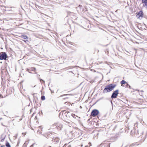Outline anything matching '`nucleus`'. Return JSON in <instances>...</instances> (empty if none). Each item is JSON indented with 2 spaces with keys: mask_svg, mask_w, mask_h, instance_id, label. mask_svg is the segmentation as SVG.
Listing matches in <instances>:
<instances>
[{
  "mask_svg": "<svg viewBox=\"0 0 147 147\" xmlns=\"http://www.w3.org/2000/svg\"><path fill=\"white\" fill-rule=\"evenodd\" d=\"M70 115L69 112L65 111H62L59 114V117L66 122L69 120Z\"/></svg>",
  "mask_w": 147,
  "mask_h": 147,
  "instance_id": "1",
  "label": "nucleus"
},
{
  "mask_svg": "<svg viewBox=\"0 0 147 147\" xmlns=\"http://www.w3.org/2000/svg\"><path fill=\"white\" fill-rule=\"evenodd\" d=\"M116 86L115 84H111L107 86L103 91L104 93H106L109 92L113 90Z\"/></svg>",
  "mask_w": 147,
  "mask_h": 147,
  "instance_id": "2",
  "label": "nucleus"
},
{
  "mask_svg": "<svg viewBox=\"0 0 147 147\" xmlns=\"http://www.w3.org/2000/svg\"><path fill=\"white\" fill-rule=\"evenodd\" d=\"M51 126V127H53V126H56L57 129L59 131L61 130V129L63 127V125L61 124L57 123H54Z\"/></svg>",
  "mask_w": 147,
  "mask_h": 147,
  "instance_id": "3",
  "label": "nucleus"
},
{
  "mask_svg": "<svg viewBox=\"0 0 147 147\" xmlns=\"http://www.w3.org/2000/svg\"><path fill=\"white\" fill-rule=\"evenodd\" d=\"M99 113V112L97 110L95 109L93 110L91 112L90 116L93 117H95Z\"/></svg>",
  "mask_w": 147,
  "mask_h": 147,
  "instance_id": "4",
  "label": "nucleus"
},
{
  "mask_svg": "<svg viewBox=\"0 0 147 147\" xmlns=\"http://www.w3.org/2000/svg\"><path fill=\"white\" fill-rule=\"evenodd\" d=\"M52 135V131H48L43 134V136L47 139L51 137Z\"/></svg>",
  "mask_w": 147,
  "mask_h": 147,
  "instance_id": "5",
  "label": "nucleus"
},
{
  "mask_svg": "<svg viewBox=\"0 0 147 147\" xmlns=\"http://www.w3.org/2000/svg\"><path fill=\"white\" fill-rule=\"evenodd\" d=\"M20 37L23 38V39L22 40L25 42L27 43L29 42L28 40V38L26 35H21Z\"/></svg>",
  "mask_w": 147,
  "mask_h": 147,
  "instance_id": "6",
  "label": "nucleus"
},
{
  "mask_svg": "<svg viewBox=\"0 0 147 147\" xmlns=\"http://www.w3.org/2000/svg\"><path fill=\"white\" fill-rule=\"evenodd\" d=\"M119 94V90H117L114 91L113 93L111 96V98H117V96Z\"/></svg>",
  "mask_w": 147,
  "mask_h": 147,
  "instance_id": "7",
  "label": "nucleus"
},
{
  "mask_svg": "<svg viewBox=\"0 0 147 147\" xmlns=\"http://www.w3.org/2000/svg\"><path fill=\"white\" fill-rule=\"evenodd\" d=\"M136 17L139 19L140 18H142L143 17L144 13L142 11H140L138 12H137L136 13Z\"/></svg>",
  "mask_w": 147,
  "mask_h": 147,
  "instance_id": "8",
  "label": "nucleus"
},
{
  "mask_svg": "<svg viewBox=\"0 0 147 147\" xmlns=\"http://www.w3.org/2000/svg\"><path fill=\"white\" fill-rule=\"evenodd\" d=\"M2 54L0 55V59L2 60L3 59L6 60L7 58V56L5 52H2Z\"/></svg>",
  "mask_w": 147,
  "mask_h": 147,
  "instance_id": "9",
  "label": "nucleus"
},
{
  "mask_svg": "<svg viewBox=\"0 0 147 147\" xmlns=\"http://www.w3.org/2000/svg\"><path fill=\"white\" fill-rule=\"evenodd\" d=\"M59 140L60 139L57 137H55L53 139L52 141L54 144H56L59 142Z\"/></svg>",
  "mask_w": 147,
  "mask_h": 147,
  "instance_id": "10",
  "label": "nucleus"
},
{
  "mask_svg": "<svg viewBox=\"0 0 147 147\" xmlns=\"http://www.w3.org/2000/svg\"><path fill=\"white\" fill-rule=\"evenodd\" d=\"M42 131V126H40L38 127V129L37 131L38 134H41Z\"/></svg>",
  "mask_w": 147,
  "mask_h": 147,
  "instance_id": "11",
  "label": "nucleus"
},
{
  "mask_svg": "<svg viewBox=\"0 0 147 147\" xmlns=\"http://www.w3.org/2000/svg\"><path fill=\"white\" fill-rule=\"evenodd\" d=\"M142 3L144 7H147V0H142Z\"/></svg>",
  "mask_w": 147,
  "mask_h": 147,
  "instance_id": "12",
  "label": "nucleus"
},
{
  "mask_svg": "<svg viewBox=\"0 0 147 147\" xmlns=\"http://www.w3.org/2000/svg\"><path fill=\"white\" fill-rule=\"evenodd\" d=\"M30 71H33L35 72V74H36L37 72H36V69L35 67H32L30 68Z\"/></svg>",
  "mask_w": 147,
  "mask_h": 147,
  "instance_id": "13",
  "label": "nucleus"
},
{
  "mask_svg": "<svg viewBox=\"0 0 147 147\" xmlns=\"http://www.w3.org/2000/svg\"><path fill=\"white\" fill-rule=\"evenodd\" d=\"M5 145H6V146L7 147H11L9 143L8 142H7V143H6L5 144ZM1 147H5L3 146H1Z\"/></svg>",
  "mask_w": 147,
  "mask_h": 147,
  "instance_id": "14",
  "label": "nucleus"
},
{
  "mask_svg": "<svg viewBox=\"0 0 147 147\" xmlns=\"http://www.w3.org/2000/svg\"><path fill=\"white\" fill-rule=\"evenodd\" d=\"M120 83L121 86H122L123 84H126V83L125 81L123 80Z\"/></svg>",
  "mask_w": 147,
  "mask_h": 147,
  "instance_id": "15",
  "label": "nucleus"
},
{
  "mask_svg": "<svg viewBox=\"0 0 147 147\" xmlns=\"http://www.w3.org/2000/svg\"><path fill=\"white\" fill-rule=\"evenodd\" d=\"M64 103L65 105H68V106H70V105H71V106L72 105L71 104L70 102H65Z\"/></svg>",
  "mask_w": 147,
  "mask_h": 147,
  "instance_id": "16",
  "label": "nucleus"
},
{
  "mask_svg": "<svg viewBox=\"0 0 147 147\" xmlns=\"http://www.w3.org/2000/svg\"><path fill=\"white\" fill-rule=\"evenodd\" d=\"M45 97L44 96V95H43V96H42L41 97V99L42 100H45Z\"/></svg>",
  "mask_w": 147,
  "mask_h": 147,
  "instance_id": "17",
  "label": "nucleus"
},
{
  "mask_svg": "<svg viewBox=\"0 0 147 147\" xmlns=\"http://www.w3.org/2000/svg\"><path fill=\"white\" fill-rule=\"evenodd\" d=\"M71 116L73 117H74V118H76V117H78L77 116H76L74 114H72Z\"/></svg>",
  "mask_w": 147,
  "mask_h": 147,
  "instance_id": "18",
  "label": "nucleus"
},
{
  "mask_svg": "<svg viewBox=\"0 0 147 147\" xmlns=\"http://www.w3.org/2000/svg\"><path fill=\"white\" fill-rule=\"evenodd\" d=\"M126 87H127V88H128V87L130 88V86L127 83H126Z\"/></svg>",
  "mask_w": 147,
  "mask_h": 147,
  "instance_id": "19",
  "label": "nucleus"
},
{
  "mask_svg": "<svg viewBox=\"0 0 147 147\" xmlns=\"http://www.w3.org/2000/svg\"><path fill=\"white\" fill-rule=\"evenodd\" d=\"M88 144L89 145V147H90V146H91V144L90 142H89Z\"/></svg>",
  "mask_w": 147,
  "mask_h": 147,
  "instance_id": "20",
  "label": "nucleus"
},
{
  "mask_svg": "<svg viewBox=\"0 0 147 147\" xmlns=\"http://www.w3.org/2000/svg\"><path fill=\"white\" fill-rule=\"evenodd\" d=\"M40 81L41 82L42 81L44 82V81L42 80V79H41L40 80Z\"/></svg>",
  "mask_w": 147,
  "mask_h": 147,
  "instance_id": "21",
  "label": "nucleus"
},
{
  "mask_svg": "<svg viewBox=\"0 0 147 147\" xmlns=\"http://www.w3.org/2000/svg\"><path fill=\"white\" fill-rule=\"evenodd\" d=\"M107 147H110V145L109 144L107 146Z\"/></svg>",
  "mask_w": 147,
  "mask_h": 147,
  "instance_id": "22",
  "label": "nucleus"
},
{
  "mask_svg": "<svg viewBox=\"0 0 147 147\" xmlns=\"http://www.w3.org/2000/svg\"><path fill=\"white\" fill-rule=\"evenodd\" d=\"M1 97H2V98H3V97H5V96H1Z\"/></svg>",
  "mask_w": 147,
  "mask_h": 147,
  "instance_id": "23",
  "label": "nucleus"
},
{
  "mask_svg": "<svg viewBox=\"0 0 147 147\" xmlns=\"http://www.w3.org/2000/svg\"><path fill=\"white\" fill-rule=\"evenodd\" d=\"M65 94H64V95H62L61 96H62L64 95H65ZM65 95H68V94H66Z\"/></svg>",
  "mask_w": 147,
  "mask_h": 147,
  "instance_id": "24",
  "label": "nucleus"
},
{
  "mask_svg": "<svg viewBox=\"0 0 147 147\" xmlns=\"http://www.w3.org/2000/svg\"><path fill=\"white\" fill-rule=\"evenodd\" d=\"M67 147H71V146L69 145Z\"/></svg>",
  "mask_w": 147,
  "mask_h": 147,
  "instance_id": "25",
  "label": "nucleus"
},
{
  "mask_svg": "<svg viewBox=\"0 0 147 147\" xmlns=\"http://www.w3.org/2000/svg\"><path fill=\"white\" fill-rule=\"evenodd\" d=\"M65 98V99H66V98H67H67H67V97H66V98Z\"/></svg>",
  "mask_w": 147,
  "mask_h": 147,
  "instance_id": "26",
  "label": "nucleus"
},
{
  "mask_svg": "<svg viewBox=\"0 0 147 147\" xmlns=\"http://www.w3.org/2000/svg\"><path fill=\"white\" fill-rule=\"evenodd\" d=\"M2 119V118H0V120H1V119Z\"/></svg>",
  "mask_w": 147,
  "mask_h": 147,
  "instance_id": "27",
  "label": "nucleus"
},
{
  "mask_svg": "<svg viewBox=\"0 0 147 147\" xmlns=\"http://www.w3.org/2000/svg\"><path fill=\"white\" fill-rule=\"evenodd\" d=\"M86 147H87V146H86Z\"/></svg>",
  "mask_w": 147,
  "mask_h": 147,
  "instance_id": "28",
  "label": "nucleus"
},
{
  "mask_svg": "<svg viewBox=\"0 0 147 147\" xmlns=\"http://www.w3.org/2000/svg\"><path fill=\"white\" fill-rule=\"evenodd\" d=\"M49 147H51V146H49Z\"/></svg>",
  "mask_w": 147,
  "mask_h": 147,
  "instance_id": "29",
  "label": "nucleus"
}]
</instances>
